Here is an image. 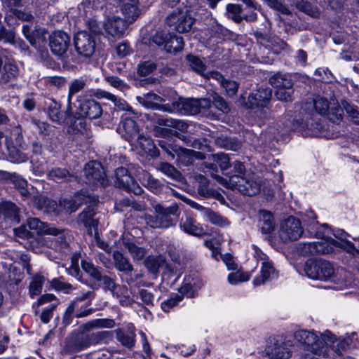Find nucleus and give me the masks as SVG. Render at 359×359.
Here are the masks:
<instances>
[{
	"label": "nucleus",
	"instance_id": "obj_1",
	"mask_svg": "<svg viewBox=\"0 0 359 359\" xmlns=\"http://www.w3.org/2000/svg\"><path fill=\"white\" fill-rule=\"evenodd\" d=\"M294 337L298 342L304 345L306 350L323 357L334 355V353L341 355V352L352 341V339L349 337L339 341L330 331H325L319 337L312 332L299 330L294 333Z\"/></svg>",
	"mask_w": 359,
	"mask_h": 359
},
{
	"label": "nucleus",
	"instance_id": "obj_2",
	"mask_svg": "<svg viewBox=\"0 0 359 359\" xmlns=\"http://www.w3.org/2000/svg\"><path fill=\"white\" fill-rule=\"evenodd\" d=\"M304 271L309 278L331 280L340 289L357 285L351 272L344 268L335 269L332 263L323 259H308L304 265Z\"/></svg>",
	"mask_w": 359,
	"mask_h": 359
},
{
	"label": "nucleus",
	"instance_id": "obj_3",
	"mask_svg": "<svg viewBox=\"0 0 359 359\" xmlns=\"http://www.w3.org/2000/svg\"><path fill=\"white\" fill-rule=\"evenodd\" d=\"M108 331L98 332L90 334L81 333L72 334L66 339L64 351L67 354L76 353L89 347L90 345L98 344L109 336Z\"/></svg>",
	"mask_w": 359,
	"mask_h": 359
},
{
	"label": "nucleus",
	"instance_id": "obj_4",
	"mask_svg": "<svg viewBox=\"0 0 359 359\" xmlns=\"http://www.w3.org/2000/svg\"><path fill=\"white\" fill-rule=\"evenodd\" d=\"M269 83L276 88L277 100L285 102L293 100V82L290 75L277 72L269 78Z\"/></svg>",
	"mask_w": 359,
	"mask_h": 359
},
{
	"label": "nucleus",
	"instance_id": "obj_5",
	"mask_svg": "<svg viewBox=\"0 0 359 359\" xmlns=\"http://www.w3.org/2000/svg\"><path fill=\"white\" fill-rule=\"evenodd\" d=\"M292 341L286 339H270L265 348L266 354L271 359H288L292 355Z\"/></svg>",
	"mask_w": 359,
	"mask_h": 359
},
{
	"label": "nucleus",
	"instance_id": "obj_6",
	"mask_svg": "<svg viewBox=\"0 0 359 359\" xmlns=\"http://www.w3.org/2000/svg\"><path fill=\"white\" fill-rule=\"evenodd\" d=\"M114 185L116 187L135 195H140L143 192L142 188L130 175L128 169L123 167L116 169Z\"/></svg>",
	"mask_w": 359,
	"mask_h": 359
},
{
	"label": "nucleus",
	"instance_id": "obj_7",
	"mask_svg": "<svg viewBox=\"0 0 359 359\" xmlns=\"http://www.w3.org/2000/svg\"><path fill=\"white\" fill-rule=\"evenodd\" d=\"M166 22L170 27H173V29L177 32L186 33L191 30L194 19L187 11H183L177 9L168 15Z\"/></svg>",
	"mask_w": 359,
	"mask_h": 359
},
{
	"label": "nucleus",
	"instance_id": "obj_8",
	"mask_svg": "<svg viewBox=\"0 0 359 359\" xmlns=\"http://www.w3.org/2000/svg\"><path fill=\"white\" fill-rule=\"evenodd\" d=\"M74 43L76 52L83 57H90L95 51V38L86 30L75 34Z\"/></svg>",
	"mask_w": 359,
	"mask_h": 359
},
{
	"label": "nucleus",
	"instance_id": "obj_9",
	"mask_svg": "<svg viewBox=\"0 0 359 359\" xmlns=\"http://www.w3.org/2000/svg\"><path fill=\"white\" fill-rule=\"evenodd\" d=\"M84 174L86 182L93 185L105 187L109 184V180L102 164L96 161H90L86 164Z\"/></svg>",
	"mask_w": 359,
	"mask_h": 359
},
{
	"label": "nucleus",
	"instance_id": "obj_10",
	"mask_svg": "<svg viewBox=\"0 0 359 359\" xmlns=\"http://www.w3.org/2000/svg\"><path fill=\"white\" fill-rule=\"evenodd\" d=\"M278 233L283 242L294 241L302 236L303 228L299 219L290 216L281 224Z\"/></svg>",
	"mask_w": 359,
	"mask_h": 359
},
{
	"label": "nucleus",
	"instance_id": "obj_11",
	"mask_svg": "<svg viewBox=\"0 0 359 359\" xmlns=\"http://www.w3.org/2000/svg\"><path fill=\"white\" fill-rule=\"evenodd\" d=\"M231 189H237L243 195L252 196L260 191V182L254 177H232L230 180Z\"/></svg>",
	"mask_w": 359,
	"mask_h": 359
},
{
	"label": "nucleus",
	"instance_id": "obj_12",
	"mask_svg": "<svg viewBox=\"0 0 359 359\" xmlns=\"http://www.w3.org/2000/svg\"><path fill=\"white\" fill-rule=\"evenodd\" d=\"M48 41L52 53L60 58H62L70 45L69 36L65 32L55 31L49 35Z\"/></svg>",
	"mask_w": 359,
	"mask_h": 359
},
{
	"label": "nucleus",
	"instance_id": "obj_13",
	"mask_svg": "<svg viewBox=\"0 0 359 359\" xmlns=\"http://www.w3.org/2000/svg\"><path fill=\"white\" fill-rule=\"evenodd\" d=\"M102 114L101 104L94 99H86L79 101L76 111L73 117L97 119Z\"/></svg>",
	"mask_w": 359,
	"mask_h": 359
},
{
	"label": "nucleus",
	"instance_id": "obj_14",
	"mask_svg": "<svg viewBox=\"0 0 359 359\" xmlns=\"http://www.w3.org/2000/svg\"><path fill=\"white\" fill-rule=\"evenodd\" d=\"M19 222L18 208L14 203L4 202L0 204V230L8 229Z\"/></svg>",
	"mask_w": 359,
	"mask_h": 359
},
{
	"label": "nucleus",
	"instance_id": "obj_15",
	"mask_svg": "<svg viewBox=\"0 0 359 359\" xmlns=\"http://www.w3.org/2000/svg\"><path fill=\"white\" fill-rule=\"evenodd\" d=\"M154 212L157 215L161 222L162 229H167L175 224L173 216H177L179 212V207L176 203L165 207L161 204L154 206Z\"/></svg>",
	"mask_w": 359,
	"mask_h": 359
},
{
	"label": "nucleus",
	"instance_id": "obj_16",
	"mask_svg": "<svg viewBox=\"0 0 359 359\" xmlns=\"http://www.w3.org/2000/svg\"><path fill=\"white\" fill-rule=\"evenodd\" d=\"M44 106L49 118L53 122L63 123L67 118L73 117L72 109L69 114H67V108L65 112H62L61 104L53 99L46 98Z\"/></svg>",
	"mask_w": 359,
	"mask_h": 359
},
{
	"label": "nucleus",
	"instance_id": "obj_17",
	"mask_svg": "<svg viewBox=\"0 0 359 359\" xmlns=\"http://www.w3.org/2000/svg\"><path fill=\"white\" fill-rule=\"evenodd\" d=\"M271 96V89L259 88L249 95L246 105L250 109L266 107L269 103Z\"/></svg>",
	"mask_w": 359,
	"mask_h": 359
},
{
	"label": "nucleus",
	"instance_id": "obj_18",
	"mask_svg": "<svg viewBox=\"0 0 359 359\" xmlns=\"http://www.w3.org/2000/svg\"><path fill=\"white\" fill-rule=\"evenodd\" d=\"M126 21L120 17L114 16L107 20L103 24V28L107 34L114 39H119L123 36L127 29Z\"/></svg>",
	"mask_w": 359,
	"mask_h": 359
},
{
	"label": "nucleus",
	"instance_id": "obj_19",
	"mask_svg": "<svg viewBox=\"0 0 359 359\" xmlns=\"http://www.w3.org/2000/svg\"><path fill=\"white\" fill-rule=\"evenodd\" d=\"M120 9L128 22L133 23L141 15L139 0H118Z\"/></svg>",
	"mask_w": 359,
	"mask_h": 359
},
{
	"label": "nucleus",
	"instance_id": "obj_20",
	"mask_svg": "<svg viewBox=\"0 0 359 359\" xmlns=\"http://www.w3.org/2000/svg\"><path fill=\"white\" fill-rule=\"evenodd\" d=\"M96 211L93 206H88L78 216V222L84 225L90 236L93 235V230L97 234L98 221L94 217Z\"/></svg>",
	"mask_w": 359,
	"mask_h": 359
},
{
	"label": "nucleus",
	"instance_id": "obj_21",
	"mask_svg": "<svg viewBox=\"0 0 359 359\" xmlns=\"http://www.w3.org/2000/svg\"><path fill=\"white\" fill-rule=\"evenodd\" d=\"M118 130L122 137L129 143L133 142L140 133L136 122L131 118H123L121 121Z\"/></svg>",
	"mask_w": 359,
	"mask_h": 359
},
{
	"label": "nucleus",
	"instance_id": "obj_22",
	"mask_svg": "<svg viewBox=\"0 0 359 359\" xmlns=\"http://www.w3.org/2000/svg\"><path fill=\"white\" fill-rule=\"evenodd\" d=\"M207 76H210L211 79L217 81L225 90L228 96L233 97L236 95L239 88V83L236 81L225 79L217 71H211Z\"/></svg>",
	"mask_w": 359,
	"mask_h": 359
},
{
	"label": "nucleus",
	"instance_id": "obj_23",
	"mask_svg": "<svg viewBox=\"0 0 359 359\" xmlns=\"http://www.w3.org/2000/svg\"><path fill=\"white\" fill-rule=\"evenodd\" d=\"M147 118L153 122L154 124H156L161 127L173 128L181 131L187 128V124L182 121L164 118L156 113L147 114Z\"/></svg>",
	"mask_w": 359,
	"mask_h": 359
},
{
	"label": "nucleus",
	"instance_id": "obj_24",
	"mask_svg": "<svg viewBox=\"0 0 359 359\" xmlns=\"http://www.w3.org/2000/svg\"><path fill=\"white\" fill-rule=\"evenodd\" d=\"M185 60L187 65L195 73L201 75L205 80L210 81L212 79L210 76H207L211 72H205L207 66L198 56L188 54Z\"/></svg>",
	"mask_w": 359,
	"mask_h": 359
},
{
	"label": "nucleus",
	"instance_id": "obj_25",
	"mask_svg": "<svg viewBox=\"0 0 359 359\" xmlns=\"http://www.w3.org/2000/svg\"><path fill=\"white\" fill-rule=\"evenodd\" d=\"M27 225L29 230H32L34 233L40 234L42 233L46 234H57L60 232L59 229L51 226L47 223L41 222L39 219L33 217L28 218Z\"/></svg>",
	"mask_w": 359,
	"mask_h": 359
},
{
	"label": "nucleus",
	"instance_id": "obj_26",
	"mask_svg": "<svg viewBox=\"0 0 359 359\" xmlns=\"http://www.w3.org/2000/svg\"><path fill=\"white\" fill-rule=\"evenodd\" d=\"M130 144L132 146L140 147L145 154H147L152 157H156L158 156L159 151L156 148L152 140L143 135L139 133L137 139Z\"/></svg>",
	"mask_w": 359,
	"mask_h": 359
},
{
	"label": "nucleus",
	"instance_id": "obj_27",
	"mask_svg": "<svg viewBox=\"0 0 359 359\" xmlns=\"http://www.w3.org/2000/svg\"><path fill=\"white\" fill-rule=\"evenodd\" d=\"M112 257L114 266L118 271L125 274H128L133 271L134 268L133 264L130 263L129 259L123 253L118 250L114 251Z\"/></svg>",
	"mask_w": 359,
	"mask_h": 359
},
{
	"label": "nucleus",
	"instance_id": "obj_28",
	"mask_svg": "<svg viewBox=\"0 0 359 359\" xmlns=\"http://www.w3.org/2000/svg\"><path fill=\"white\" fill-rule=\"evenodd\" d=\"M277 276V273L271 261L262 263L261 275L253 280L255 286L265 283L266 281Z\"/></svg>",
	"mask_w": 359,
	"mask_h": 359
},
{
	"label": "nucleus",
	"instance_id": "obj_29",
	"mask_svg": "<svg viewBox=\"0 0 359 359\" xmlns=\"http://www.w3.org/2000/svg\"><path fill=\"white\" fill-rule=\"evenodd\" d=\"M198 181V193L203 198H213L217 200L223 199V196L218 191L209 188L208 180L202 175L197 177Z\"/></svg>",
	"mask_w": 359,
	"mask_h": 359
},
{
	"label": "nucleus",
	"instance_id": "obj_30",
	"mask_svg": "<svg viewBox=\"0 0 359 359\" xmlns=\"http://www.w3.org/2000/svg\"><path fill=\"white\" fill-rule=\"evenodd\" d=\"M259 226L263 233H270L275 227V222L272 214L266 210H260L259 212Z\"/></svg>",
	"mask_w": 359,
	"mask_h": 359
},
{
	"label": "nucleus",
	"instance_id": "obj_31",
	"mask_svg": "<svg viewBox=\"0 0 359 359\" xmlns=\"http://www.w3.org/2000/svg\"><path fill=\"white\" fill-rule=\"evenodd\" d=\"M0 83L6 84L10 81L17 78L18 68L16 65L12 62H6L0 70Z\"/></svg>",
	"mask_w": 359,
	"mask_h": 359
},
{
	"label": "nucleus",
	"instance_id": "obj_32",
	"mask_svg": "<svg viewBox=\"0 0 359 359\" xmlns=\"http://www.w3.org/2000/svg\"><path fill=\"white\" fill-rule=\"evenodd\" d=\"M74 176L68 170L62 168H53L47 172V179L55 182H63L70 181Z\"/></svg>",
	"mask_w": 359,
	"mask_h": 359
},
{
	"label": "nucleus",
	"instance_id": "obj_33",
	"mask_svg": "<svg viewBox=\"0 0 359 359\" xmlns=\"http://www.w3.org/2000/svg\"><path fill=\"white\" fill-rule=\"evenodd\" d=\"M246 174V168L244 164L238 161H234L232 164H231V168L228 171L224 172V175L228 177L226 179V182H224V187H230V180L232 177H243Z\"/></svg>",
	"mask_w": 359,
	"mask_h": 359
},
{
	"label": "nucleus",
	"instance_id": "obj_34",
	"mask_svg": "<svg viewBox=\"0 0 359 359\" xmlns=\"http://www.w3.org/2000/svg\"><path fill=\"white\" fill-rule=\"evenodd\" d=\"M38 207L43 212L50 215H57L60 205L54 200L46 197H40L38 199Z\"/></svg>",
	"mask_w": 359,
	"mask_h": 359
},
{
	"label": "nucleus",
	"instance_id": "obj_35",
	"mask_svg": "<svg viewBox=\"0 0 359 359\" xmlns=\"http://www.w3.org/2000/svg\"><path fill=\"white\" fill-rule=\"evenodd\" d=\"M22 33L25 38L29 41L30 44L38 48L37 43L40 41H44L45 37L43 36V31L41 30H32L28 25L22 26Z\"/></svg>",
	"mask_w": 359,
	"mask_h": 359
},
{
	"label": "nucleus",
	"instance_id": "obj_36",
	"mask_svg": "<svg viewBox=\"0 0 359 359\" xmlns=\"http://www.w3.org/2000/svg\"><path fill=\"white\" fill-rule=\"evenodd\" d=\"M115 325V322L112 319L100 318L95 319L85 323L81 326L84 331H90L95 328H112Z\"/></svg>",
	"mask_w": 359,
	"mask_h": 359
},
{
	"label": "nucleus",
	"instance_id": "obj_37",
	"mask_svg": "<svg viewBox=\"0 0 359 359\" xmlns=\"http://www.w3.org/2000/svg\"><path fill=\"white\" fill-rule=\"evenodd\" d=\"M217 146L233 151H237L241 148V143L236 138L225 136L218 137L215 140Z\"/></svg>",
	"mask_w": 359,
	"mask_h": 359
},
{
	"label": "nucleus",
	"instance_id": "obj_38",
	"mask_svg": "<svg viewBox=\"0 0 359 359\" xmlns=\"http://www.w3.org/2000/svg\"><path fill=\"white\" fill-rule=\"evenodd\" d=\"M86 86V82L83 79H76L73 80L69 87L67 97V114L71 112L72 99L74 95L81 91Z\"/></svg>",
	"mask_w": 359,
	"mask_h": 359
},
{
	"label": "nucleus",
	"instance_id": "obj_39",
	"mask_svg": "<svg viewBox=\"0 0 359 359\" xmlns=\"http://www.w3.org/2000/svg\"><path fill=\"white\" fill-rule=\"evenodd\" d=\"M165 263V258L162 255L156 257L149 256L144 260V266L148 271L153 274H157L159 271L160 267H161Z\"/></svg>",
	"mask_w": 359,
	"mask_h": 359
},
{
	"label": "nucleus",
	"instance_id": "obj_40",
	"mask_svg": "<svg viewBox=\"0 0 359 359\" xmlns=\"http://www.w3.org/2000/svg\"><path fill=\"white\" fill-rule=\"evenodd\" d=\"M180 226L187 233L196 236H201L203 234V229L198 226L196 221L189 217H187L185 220L182 222Z\"/></svg>",
	"mask_w": 359,
	"mask_h": 359
},
{
	"label": "nucleus",
	"instance_id": "obj_41",
	"mask_svg": "<svg viewBox=\"0 0 359 359\" xmlns=\"http://www.w3.org/2000/svg\"><path fill=\"white\" fill-rule=\"evenodd\" d=\"M137 100L140 104L147 108L156 109L163 99L158 95L152 93H147L142 97H137Z\"/></svg>",
	"mask_w": 359,
	"mask_h": 359
},
{
	"label": "nucleus",
	"instance_id": "obj_42",
	"mask_svg": "<svg viewBox=\"0 0 359 359\" xmlns=\"http://www.w3.org/2000/svg\"><path fill=\"white\" fill-rule=\"evenodd\" d=\"M24 148L15 146L13 144L8 145V157L12 162L22 163L28 159L27 155L23 152Z\"/></svg>",
	"mask_w": 359,
	"mask_h": 359
},
{
	"label": "nucleus",
	"instance_id": "obj_43",
	"mask_svg": "<svg viewBox=\"0 0 359 359\" xmlns=\"http://www.w3.org/2000/svg\"><path fill=\"white\" fill-rule=\"evenodd\" d=\"M175 151V156L177 157V161L180 164L184 166H188L194 163V157L191 149H188L179 147V148H176Z\"/></svg>",
	"mask_w": 359,
	"mask_h": 359
},
{
	"label": "nucleus",
	"instance_id": "obj_44",
	"mask_svg": "<svg viewBox=\"0 0 359 359\" xmlns=\"http://www.w3.org/2000/svg\"><path fill=\"white\" fill-rule=\"evenodd\" d=\"M117 340L124 346L132 348L135 344V334L133 330L126 332L123 329L115 330Z\"/></svg>",
	"mask_w": 359,
	"mask_h": 359
},
{
	"label": "nucleus",
	"instance_id": "obj_45",
	"mask_svg": "<svg viewBox=\"0 0 359 359\" xmlns=\"http://www.w3.org/2000/svg\"><path fill=\"white\" fill-rule=\"evenodd\" d=\"M143 182L144 186L156 194H160L165 187L160 180L154 178L149 173L144 175Z\"/></svg>",
	"mask_w": 359,
	"mask_h": 359
},
{
	"label": "nucleus",
	"instance_id": "obj_46",
	"mask_svg": "<svg viewBox=\"0 0 359 359\" xmlns=\"http://www.w3.org/2000/svg\"><path fill=\"white\" fill-rule=\"evenodd\" d=\"M184 48L182 37L177 36H170L169 39L166 40L163 48L170 53H175L180 51Z\"/></svg>",
	"mask_w": 359,
	"mask_h": 359
},
{
	"label": "nucleus",
	"instance_id": "obj_47",
	"mask_svg": "<svg viewBox=\"0 0 359 359\" xmlns=\"http://www.w3.org/2000/svg\"><path fill=\"white\" fill-rule=\"evenodd\" d=\"M11 182L23 197L27 198L29 196L27 180L16 174H13L11 177Z\"/></svg>",
	"mask_w": 359,
	"mask_h": 359
},
{
	"label": "nucleus",
	"instance_id": "obj_48",
	"mask_svg": "<svg viewBox=\"0 0 359 359\" xmlns=\"http://www.w3.org/2000/svg\"><path fill=\"white\" fill-rule=\"evenodd\" d=\"M78 120L75 121L70 126L73 134L82 135L84 138L88 139L90 137V133L86 127V123L84 120L76 117Z\"/></svg>",
	"mask_w": 359,
	"mask_h": 359
},
{
	"label": "nucleus",
	"instance_id": "obj_49",
	"mask_svg": "<svg viewBox=\"0 0 359 359\" xmlns=\"http://www.w3.org/2000/svg\"><path fill=\"white\" fill-rule=\"evenodd\" d=\"M104 80L111 87L116 88V90L122 93H126L130 89V86L116 76L106 75L104 76Z\"/></svg>",
	"mask_w": 359,
	"mask_h": 359
},
{
	"label": "nucleus",
	"instance_id": "obj_50",
	"mask_svg": "<svg viewBox=\"0 0 359 359\" xmlns=\"http://www.w3.org/2000/svg\"><path fill=\"white\" fill-rule=\"evenodd\" d=\"M44 280L45 278L43 276L36 274L33 276L29 287L31 297L37 296L41 294Z\"/></svg>",
	"mask_w": 359,
	"mask_h": 359
},
{
	"label": "nucleus",
	"instance_id": "obj_51",
	"mask_svg": "<svg viewBox=\"0 0 359 359\" xmlns=\"http://www.w3.org/2000/svg\"><path fill=\"white\" fill-rule=\"evenodd\" d=\"M83 270L88 273L91 278L96 280L100 278L102 276V269L98 266H95L93 263L86 260H82L81 263Z\"/></svg>",
	"mask_w": 359,
	"mask_h": 359
},
{
	"label": "nucleus",
	"instance_id": "obj_52",
	"mask_svg": "<svg viewBox=\"0 0 359 359\" xmlns=\"http://www.w3.org/2000/svg\"><path fill=\"white\" fill-rule=\"evenodd\" d=\"M204 217H205L212 224L219 226H224L229 225V224L227 219L222 217L218 212L212 211L210 208L208 209Z\"/></svg>",
	"mask_w": 359,
	"mask_h": 359
},
{
	"label": "nucleus",
	"instance_id": "obj_53",
	"mask_svg": "<svg viewBox=\"0 0 359 359\" xmlns=\"http://www.w3.org/2000/svg\"><path fill=\"white\" fill-rule=\"evenodd\" d=\"M180 110L185 114H196L199 113V103L198 100H191L183 102H180Z\"/></svg>",
	"mask_w": 359,
	"mask_h": 359
},
{
	"label": "nucleus",
	"instance_id": "obj_54",
	"mask_svg": "<svg viewBox=\"0 0 359 359\" xmlns=\"http://www.w3.org/2000/svg\"><path fill=\"white\" fill-rule=\"evenodd\" d=\"M124 246L128 249L134 260L140 261L144 258L146 255V250L133 243H124Z\"/></svg>",
	"mask_w": 359,
	"mask_h": 359
},
{
	"label": "nucleus",
	"instance_id": "obj_55",
	"mask_svg": "<svg viewBox=\"0 0 359 359\" xmlns=\"http://www.w3.org/2000/svg\"><path fill=\"white\" fill-rule=\"evenodd\" d=\"M313 106L315 111L320 115H325L330 109L328 100L320 96H317L313 99Z\"/></svg>",
	"mask_w": 359,
	"mask_h": 359
},
{
	"label": "nucleus",
	"instance_id": "obj_56",
	"mask_svg": "<svg viewBox=\"0 0 359 359\" xmlns=\"http://www.w3.org/2000/svg\"><path fill=\"white\" fill-rule=\"evenodd\" d=\"M226 11L231 18L235 22L241 23L243 20V17L241 15L242 13V7L238 4H229L226 6Z\"/></svg>",
	"mask_w": 359,
	"mask_h": 359
},
{
	"label": "nucleus",
	"instance_id": "obj_57",
	"mask_svg": "<svg viewBox=\"0 0 359 359\" xmlns=\"http://www.w3.org/2000/svg\"><path fill=\"white\" fill-rule=\"evenodd\" d=\"M213 159L219 163V167L223 173L226 172L231 168L230 158L228 154L224 153H217L212 155Z\"/></svg>",
	"mask_w": 359,
	"mask_h": 359
},
{
	"label": "nucleus",
	"instance_id": "obj_58",
	"mask_svg": "<svg viewBox=\"0 0 359 359\" xmlns=\"http://www.w3.org/2000/svg\"><path fill=\"white\" fill-rule=\"evenodd\" d=\"M97 281L102 282V287L104 290H109L113 294H114L118 285L114 278L107 275L102 274Z\"/></svg>",
	"mask_w": 359,
	"mask_h": 359
},
{
	"label": "nucleus",
	"instance_id": "obj_59",
	"mask_svg": "<svg viewBox=\"0 0 359 359\" xmlns=\"http://www.w3.org/2000/svg\"><path fill=\"white\" fill-rule=\"evenodd\" d=\"M156 65L152 61H145L138 65L137 73L141 76H145L156 69Z\"/></svg>",
	"mask_w": 359,
	"mask_h": 359
},
{
	"label": "nucleus",
	"instance_id": "obj_60",
	"mask_svg": "<svg viewBox=\"0 0 359 359\" xmlns=\"http://www.w3.org/2000/svg\"><path fill=\"white\" fill-rule=\"evenodd\" d=\"M332 244L334 247L344 249L351 255H354L355 252H358V250L355 248L353 243L346 240H341V241H337L332 239Z\"/></svg>",
	"mask_w": 359,
	"mask_h": 359
},
{
	"label": "nucleus",
	"instance_id": "obj_61",
	"mask_svg": "<svg viewBox=\"0 0 359 359\" xmlns=\"http://www.w3.org/2000/svg\"><path fill=\"white\" fill-rule=\"evenodd\" d=\"M333 247L334 246L332 244V241L330 243L315 242L316 254L327 255L332 253L334 252Z\"/></svg>",
	"mask_w": 359,
	"mask_h": 359
},
{
	"label": "nucleus",
	"instance_id": "obj_62",
	"mask_svg": "<svg viewBox=\"0 0 359 359\" xmlns=\"http://www.w3.org/2000/svg\"><path fill=\"white\" fill-rule=\"evenodd\" d=\"M204 166L207 169L206 172H208L212 178H215L219 183L224 186V182H226V179L217 174L218 168L216 164L205 163Z\"/></svg>",
	"mask_w": 359,
	"mask_h": 359
},
{
	"label": "nucleus",
	"instance_id": "obj_63",
	"mask_svg": "<svg viewBox=\"0 0 359 359\" xmlns=\"http://www.w3.org/2000/svg\"><path fill=\"white\" fill-rule=\"evenodd\" d=\"M343 109L339 105L330 107L327 110V115L330 121L333 123H338L342 119Z\"/></svg>",
	"mask_w": 359,
	"mask_h": 359
},
{
	"label": "nucleus",
	"instance_id": "obj_64",
	"mask_svg": "<svg viewBox=\"0 0 359 359\" xmlns=\"http://www.w3.org/2000/svg\"><path fill=\"white\" fill-rule=\"evenodd\" d=\"M159 169L164 174L173 179H177L180 177V172L174 166L168 163H161Z\"/></svg>",
	"mask_w": 359,
	"mask_h": 359
}]
</instances>
